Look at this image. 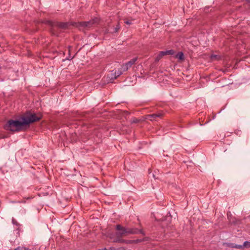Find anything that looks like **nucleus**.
I'll use <instances>...</instances> for the list:
<instances>
[{
	"instance_id": "423d86ee",
	"label": "nucleus",
	"mask_w": 250,
	"mask_h": 250,
	"mask_svg": "<svg viewBox=\"0 0 250 250\" xmlns=\"http://www.w3.org/2000/svg\"><path fill=\"white\" fill-rule=\"evenodd\" d=\"M127 231L128 234H134L141 233L143 235L145 234L142 229H139L137 228H127Z\"/></svg>"
},
{
	"instance_id": "9b49d317",
	"label": "nucleus",
	"mask_w": 250,
	"mask_h": 250,
	"mask_svg": "<svg viewBox=\"0 0 250 250\" xmlns=\"http://www.w3.org/2000/svg\"><path fill=\"white\" fill-rule=\"evenodd\" d=\"M120 28H121L120 25L119 23H118L117 24L116 26L113 29L112 31H109V30H107L106 32V33L110 32V33H111L112 34L115 33H118L119 32V30L120 29Z\"/></svg>"
},
{
	"instance_id": "4be33fe9",
	"label": "nucleus",
	"mask_w": 250,
	"mask_h": 250,
	"mask_svg": "<svg viewBox=\"0 0 250 250\" xmlns=\"http://www.w3.org/2000/svg\"><path fill=\"white\" fill-rule=\"evenodd\" d=\"M12 222L14 224H15L17 226H18L19 225V224L16 221H15L14 219H13L12 220Z\"/></svg>"
},
{
	"instance_id": "2eb2a0df",
	"label": "nucleus",
	"mask_w": 250,
	"mask_h": 250,
	"mask_svg": "<svg viewBox=\"0 0 250 250\" xmlns=\"http://www.w3.org/2000/svg\"><path fill=\"white\" fill-rule=\"evenodd\" d=\"M220 56L217 55L212 54L210 56V59L213 61H217L220 59Z\"/></svg>"
},
{
	"instance_id": "6e6552de",
	"label": "nucleus",
	"mask_w": 250,
	"mask_h": 250,
	"mask_svg": "<svg viewBox=\"0 0 250 250\" xmlns=\"http://www.w3.org/2000/svg\"><path fill=\"white\" fill-rule=\"evenodd\" d=\"M123 237H116L113 240V242L115 243H126V244H130L131 243V241L130 240H126L122 239Z\"/></svg>"
},
{
	"instance_id": "f03ea898",
	"label": "nucleus",
	"mask_w": 250,
	"mask_h": 250,
	"mask_svg": "<svg viewBox=\"0 0 250 250\" xmlns=\"http://www.w3.org/2000/svg\"><path fill=\"white\" fill-rule=\"evenodd\" d=\"M99 18H95L87 21L74 22L73 26L78 28L80 30H83L97 25L99 22Z\"/></svg>"
},
{
	"instance_id": "39448f33",
	"label": "nucleus",
	"mask_w": 250,
	"mask_h": 250,
	"mask_svg": "<svg viewBox=\"0 0 250 250\" xmlns=\"http://www.w3.org/2000/svg\"><path fill=\"white\" fill-rule=\"evenodd\" d=\"M137 59V57L133 58L130 61L122 65L121 69H122V70L124 71H126L129 68L131 67V66L135 63Z\"/></svg>"
},
{
	"instance_id": "aec40b11",
	"label": "nucleus",
	"mask_w": 250,
	"mask_h": 250,
	"mask_svg": "<svg viewBox=\"0 0 250 250\" xmlns=\"http://www.w3.org/2000/svg\"><path fill=\"white\" fill-rule=\"evenodd\" d=\"M23 247H18L17 248H16L14 250H23Z\"/></svg>"
},
{
	"instance_id": "412c9836",
	"label": "nucleus",
	"mask_w": 250,
	"mask_h": 250,
	"mask_svg": "<svg viewBox=\"0 0 250 250\" xmlns=\"http://www.w3.org/2000/svg\"><path fill=\"white\" fill-rule=\"evenodd\" d=\"M125 23L126 24H131V21H129V20H126L125 21Z\"/></svg>"
},
{
	"instance_id": "f8f14e48",
	"label": "nucleus",
	"mask_w": 250,
	"mask_h": 250,
	"mask_svg": "<svg viewBox=\"0 0 250 250\" xmlns=\"http://www.w3.org/2000/svg\"><path fill=\"white\" fill-rule=\"evenodd\" d=\"M175 58L180 60H184V54L182 52H179L175 56Z\"/></svg>"
},
{
	"instance_id": "f257e3e1",
	"label": "nucleus",
	"mask_w": 250,
	"mask_h": 250,
	"mask_svg": "<svg viewBox=\"0 0 250 250\" xmlns=\"http://www.w3.org/2000/svg\"><path fill=\"white\" fill-rule=\"evenodd\" d=\"M42 118L40 113L27 111L21 117V121L10 120L4 125V128L11 131H20L25 127H29L31 124L39 121Z\"/></svg>"
},
{
	"instance_id": "5701e85b",
	"label": "nucleus",
	"mask_w": 250,
	"mask_h": 250,
	"mask_svg": "<svg viewBox=\"0 0 250 250\" xmlns=\"http://www.w3.org/2000/svg\"><path fill=\"white\" fill-rule=\"evenodd\" d=\"M23 250H30V249H29V248H26V247H23Z\"/></svg>"
},
{
	"instance_id": "ddd939ff",
	"label": "nucleus",
	"mask_w": 250,
	"mask_h": 250,
	"mask_svg": "<svg viewBox=\"0 0 250 250\" xmlns=\"http://www.w3.org/2000/svg\"><path fill=\"white\" fill-rule=\"evenodd\" d=\"M229 247L232 248H236V249H243V246L240 245H237L234 243H230L229 244Z\"/></svg>"
},
{
	"instance_id": "9d476101",
	"label": "nucleus",
	"mask_w": 250,
	"mask_h": 250,
	"mask_svg": "<svg viewBox=\"0 0 250 250\" xmlns=\"http://www.w3.org/2000/svg\"><path fill=\"white\" fill-rule=\"evenodd\" d=\"M227 216L229 220V222L231 224H236L237 221L236 219L235 218H233L231 216V214H230V212H228L227 213Z\"/></svg>"
},
{
	"instance_id": "b1692460",
	"label": "nucleus",
	"mask_w": 250,
	"mask_h": 250,
	"mask_svg": "<svg viewBox=\"0 0 250 250\" xmlns=\"http://www.w3.org/2000/svg\"><path fill=\"white\" fill-rule=\"evenodd\" d=\"M247 2L248 3L249 5L250 6V0H246Z\"/></svg>"
},
{
	"instance_id": "dca6fc26",
	"label": "nucleus",
	"mask_w": 250,
	"mask_h": 250,
	"mask_svg": "<svg viewBox=\"0 0 250 250\" xmlns=\"http://www.w3.org/2000/svg\"><path fill=\"white\" fill-rule=\"evenodd\" d=\"M166 55H173L174 53V51L173 50H169L166 51H164Z\"/></svg>"
},
{
	"instance_id": "1a4fd4ad",
	"label": "nucleus",
	"mask_w": 250,
	"mask_h": 250,
	"mask_svg": "<svg viewBox=\"0 0 250 250\" xmlns=\"http://www.w3.org/2000/svg\"><path fill=\"white\" fill-rule=\"evenodd\" d=\"M163 116V114L161 112L149 114L147 115V118L150 120H155L156 118H161Z\"/></svg>"
},
{
	"instance_id": "0eeeda50",
	"label": "nucleus",
	"mask_w": 250,
	"mask_h": 250,
	"mask_svg": "<svg viewBox=\"0 0 250 250\" xmlns=\"http://www.w3.org/2000/svg\"><path fill=\"white\" fill-rule=\"evenodd\" d=\"M123 72H125V71H123L122 70V69H121V68L118 70L114 69V70H112L111 72V75H113L114 77H112V79H113V78L114 79H117L119 76H120V75H121L123 74Z\"/></svg>"
},
{
	"instance_id": "a211bd4d",
	"label": "nucleus",
	"mask_w": 250,
	"mask_h": 250,
	"mask_svg": "<svg viewBox=\"0 0 250 250\" xmlns=\"http://www.w3.org/2000/svg\"><path fill=\"white\" fill-rule=\"evenodd\" d=\"M71 48V46H68V53H69V55H70ZM73 58V57H71L70 56H69V57L67 58V59L68 60H70L72 59Z\"/></svg>"
},
{
	"instance_id": "6ab92c4d",
	"label": "nucleus",
	"mask_w": 250,
	"mask_h": 250,
	"mask_svg": "<svg viewBox=\"0 0 250 250\" xmlns=\"http://www.w3.org/2000/svg\"><path fill=\"white\" fill-rule=\"evenodd\" d=\"M139 120L137 119V118H133L131 121V123L132 124V123H137L138 122H139Z\"/></svg>"
},
{
	"instance_id": "4468645a",
	"label": "nucleus",
	"mask_w": 250,
	"mask_h": 250,
	"mask_svg": "<svg viewBox=\"0 0 250 250\" xmlns=\"http://www.w3.org/2000/svg\"><path fill=\"white\" fill-rule=\"evenodd\" d=\"M164 51H161L158 55L156 57L155 61H159L163 56H165Z\"/></svg>"
},
{
	"instance_id": "7ed1b4c3",
	"label": "nucleus",
	"mask_w": 250,
	"mask_h": 250,
	"mask_svg": "<svg viewBox=\"0 0 250 250\" xmlns=\"http://www.w3.org/2000/svg\"><path fill=\"white\" fill-rule=\"evenodd\" d=\"M45 23L51 27L57 26L62 29H66L70 25L69 22H53L51 21H45ZM73 23L74 22L71 24L73 25Z\"/></svg>"
},
{
	"instance_id": "f3484780",
	"label": "nucleus",
	"mask_w": 250,
	"mask_h": 250,
	"mask_svg": "<svg viewBox=\"0 0 250 250\" xmlns=\"http://www.w3.org/2000/svg\"><path fill=\"white\" fill-rule=\"evenodd\" d=\"M242 246H243V248L244 247L250 248V242L248 241H245Z\"/></svg>"
},
{
	"instance_id": "20e7f679",
	"label": "nucleus",
	"mask_w": 250,
	"mask_h": 250,
	"mask_svg": "<svg viewBox=\"0 0 250 250\" xmlns=\"http://www.w3.org/2000/svg\"><path fill=\"white\" fill-rule=\"evenodd\" d=\"M116 229L117 230L115 233L116 237H124L128 235L127 228L124 227L121 225H117Z\"/></svg>"
}]
</instances>
